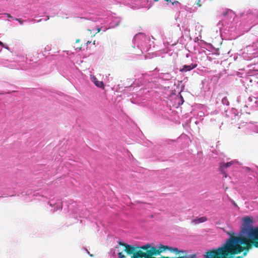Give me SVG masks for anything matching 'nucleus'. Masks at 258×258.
Listing matches in <instances>:
<instances>
[{
  "label": "nucleus",
  "instance_id": "1",
  "mask_svg": "<svg viewBox=\"0 0 258 258\" xmlns=\"http://www.w3.org/2000/svg\"><path fill=\"white\" fill-rule=\"evenodd\" d=\"M252 245L258 248V240L242 235L231 236L223 246L217 249L223 258H233V255L240 253L244 250H248Z\"/></svg>",
  "mask_w": 258,
  "mask_h": 258
},
{
  "label": "nucleus",
  "instance_id": "2",
  "mask_svg": "<svg viewBox=\"0 0 258 258\" xmlns=\"http://www.w3.org/2000/svg\"><path fill=\"white\" fill-rule=\"evenodd\" d=\"M90 19L93 22L100 24V25L97 24L96 26L97 32L101 31L105 32L108 29L114 28L118 26L121 22L120 17L108 12L98 14L97 17H92Z\"/></svg>",
  "mask_w": 258,
  "mask_h": 258
},
{
  "label": "nucleus",
  "instance_id": "3",
  "mask_svg": "<svg viewBox=\"0 0 258 258\" xmlns=\"http://www.w3.org/2000/svg\"><path fill=\"white\" fill-rule=\"evenodd\" d=\"M236 15L231 10H227L224 12L222 20L217 24V27L221 33H226L235 27Z\"/></svg>",
  "mask_w": 258,
  "mask_h": 258
},
{
  "label": "nucleus",
  "instance_id": "4",
  "mask_svg": "<svg viewBox=\"0 0 258 258\" xmlns=\"http://www.w3.org/2000/svg\"><path fill=\"white\" fill-rule=\"evenodd\" d=\"M147 80L149 81L147 76H145L143 78H142L136 81L132 85L130 86V90L134 91L132 95L139 96L147 88H152L156 85L152 81L147 82Z\"/></svg>",
  "mask_w": 258,
  "mask_h": 258
},
{
  "label": "nucleus",
  "instance_id": "5",
  "mask_svg": "<svg viewBox=\"0 0 258 258\" xmlns=\"http://www.w3.org/2000/svg\"><path fill=\"white\" fill-rule=\"evenodd\" d=\"M119 245L124 247V251L128 254L131 255V258H148L147 250H143L141 247L135 246L125 243L119 241Z\"/></svg>",
  "mask_w": 258,
  "mask_h": 258
},
{
  "label": "nucleus",
  "instance_id": "6",
  "mask_svg": "<svg viewBox=\"0 0 258 258\" xmlns=\"http://www.w3.org/2000/svg\"><path fill=\"white\" fill-rule=\"evenodd\" d=\"M238 55L241 56L244 60H251L257 57L258 56V43L246 46L239 51Z\"/></svg>",
  "mask_w": 258,
  "mask_h": 258
},
{
  "label": "nucleus",
  "instance_id": "7",
  "mask_svg": "<svg viewBox=\"0 0 258 258\" xmlns=\"http://www.w3.org/2000/svg\"><path fill=\"white\" fill-rule=\"evenodd\" d=\"M150 42L149 38L142 33L137 34L134 38V45L137 44V47L142 53L147 52L150 49Z\"/></svg>",
  "mask_w": 258,
  "mask_h": 258
},
{
  "label": "nucleus",
  "instance_id": "8",
  "mask_svg": "<svg viewBox=\"0 0 258 258\" xmlns=\"http://www.w3.org/2000/svg\"><path fill=\"white\" fill-rule=\"evenodd\" d=\"M0 64L12 69H22L21 64L16 61H12L6 59H0Z\"/></svg>",
  "mask_w": 258,
  "mask_h": 258
},
{
  "label": "nucleus",
  "instance_id": "9",
  "mask_svg": "<svg viewBox=\"0 0 258 258\" xmlns=\"http://www.w3.org/2000/svg\"><path fill=\"white\" fill-rule=\"evenodd\" d=\"M90 80L96 87L102 90L104 89V83L103 82V81H99L94 75H90Z\"/></svg>",
  "mask_w": 258,
  "mask_h": 258
},
{
  "label": "nucleus",
  "instance_id": "10",
  "mask_svg": "<svg viewBox=\"0 0 258 258\" xmlns=\"http://www.w3.org/2000/svg\"><path fill=\"white\" fill-rule=\"evenodd\" d=\"M234 163V161H231L227 163H221L219 168V171L222 174L224 175V177H227V174L226 169L228 167H230Z\"/></svg>",
  "mask_w": 258,
  "mask_h": 258
},
{
  "label": "nucleus",
  "instance_id": "11",
  "mask_svg": "<svg viewBox=\"0 0 258 258\" xmlns=\"http://www.w3.org/2000/svg\"><path fill=\"white\" fill-rule=\"evenodd\" d=\"M248 234L250 238L258 240V227L255 228L250 227L248 229Z\"/></svg>",
  "mask_w": 258,
  "mask_h": 258
},
{
  "label": "nucleus",
  "instance_id": "12",
  "mask_svg": "<svg viewBox=\"0 0 258 258\" xmlns=\"http://www.w3.org/2000/svg\"><path fill=\"white\" fill-rule=\"evenodd\" d=\"M197 67V64L196 63H192L190 64H185L183 66L182 68L180 69V71L181 72H186L187 71L192 70V69L196 68Z\"/></svg>",
  "mask_w": 258,
  "mask_h": 258
},
{
  "label": "nucleus",
  "instance_id": "13",
  "mask_svg": "<svg viewBox=\"0 0 258 258\" xmlns=\"http://www.w3.org/2000/svg\"><path fill=\"white\" fill-rule=\"evenodd\" d=\"M167 2V5L168 6H170V7L172 6V8H179L180 7L181 5L180 4L176 1L175 0H165Z\"/></svg>",
  "mask_w": 258,
  "mask_h": 258
},
{
  "label": "nucleus",
  "instance_id": "14",
  "mask_svg": "<svg viewBox=\"0 0 258 258\" xmlns=\"http://www.w3.org/2000/svg\"><path fill=\"white\" fill-rule=\"evenodd\" d=\"M243 221L244 225L248 227L252 223V219L249 217H245L243 218Z\"/></svg>",
  "mask_w": 258,
  "mask_h": 258
},
{
  "label": "nucleus",
  "instance_id": "15",
  "mask_svg": "<svg viewBox=\"0 0 258 258\" xmlns=\"http://www.w3.org/2000/svg\"><path fill=\"white\" fill-rule=\"evenodd\" d=\"M207 220V218L206 217H202L200 218H197L192 220V223L197 224L200 223H203Z\"/></svg>",
  "mask_w": 258,
  "mask_h": 258
},
{
  "label": "nucleus",
  "instance_id": "16",
  "mask_svg": "<svg viewBox=\"0 0 258 258\" xmlns=\"http://www.w3.org/2000/svg\"><path fill=\"white\" fill-rule=\"evenodd\" d=\"M159 77L160 79L164 80H169L172 78V76L169 73L161 74L159 75Z\"/></svg>",
  "mask_w": 258,
  "mask_h": 258
},
{
  "label": "nucleus",
  "instance_id": "17",
  "mask_svg": "<svg viewBox=\"0 0 258 258\" xmlns=\"http://www.w3.org/2000/svg\"><path fill=\"white\" fill-rule=\"evenodd\" d=\"M31 92V94L30 95H43L42 94H40V90L38 89H32L29 90Z\"/></svg>",
  "mask_w": 258,
  "mask_h": 258
},
{
  "label": "nucleus",
  "instance_id": "18",
  "mask_svg": "<svg viewBox=\"0 0 258 258\" xmlns=\"http://www.w3.org/2000/svg\"><path fill=\"white\" fill-rule=\"evenodd\" d=\"M174 99L175 100V101H178V105H180L181 104H182L184 100L183 98H174Z\"/></svg>",
  "mask_w": 258,
  "mask_h": 258
},
{
  "label": "nucleus",
  "instance_id": "19",
  "mask_svg": "<svg viewBox=\"0 0 258 258\" xmlns=\"http://www.w3.org/2000/svg\"><path fill=\"white\" fill-rule=\"evenodd\" d=\"M14 20L18 21L20 25H23L24 22H25V21L22 20L21 19H18V18L14 19Z\"/></svg>",
  "mask_w": 258,
  "mask_h": 258
},
{
  "label": "nucleus",
  "instance_id": "20",
  "mask_svg": "<svg viewBox=\"0 0 258 258\" xmlns=\"http://www.w3.org/2000/svg\"><path fill=\"white\" fill-rule=\"evenodd\" d=\"M118 255L119 258H125V256L122 254L121 252H118Z\"/></svg>",
  "mask_w": 258,
  "mask_h": 258
},
{
  "label": "nucleus",
  "instance_id": "21",
  "mask_svg": "<svg viewBox=\"0 0 258 258\" xmlns=\"http://www.w3.org/2000/svg\"><path fill=\"white\" fill-rule=\"evenodd\" d=\"M2 47H4L5 48H6L8 50H10L9 49V47H8V46L7 45V44H5L3 43V45H0Z\"/></svg>",
  "mask_w": 258,
  "mask_h": 258
},
{
  "label": "nucleus",
  "instance_id": "22",
  "mask_svg": "<svg viewBox=\"0 0 258 258\" xmlns=\"http://www.w3.org/2000/svg\"><path fill=\"white\" fill-rule=\"evenodd\" d=\"M5 15H6L8 18H11L14 20V19H16L15 18H14L13 16H11L9 14L5 13Z\"/></svg>",
  "mask_w": 258,
  "mask_h": 258
},
{
  "label": "nucleus",
  "instance_id": "23",
  "mask_svg": "<svg viewBox=\"0 0 258 258\" xmlns=\"http://www.w3.org/2000/svg\"><path fill=\"white\" fill-rule=\"evenodd\" d=\"M207 88L208 89V91H207V93L205 94V96H208V95H210V88H209V87H208V86H207Z\"/></svg>",
  "mask_w": 258,
  "mask_h": 258
},
{
  "label": "nucleus",
  "instance_id": "24",
  "mask_svg": "<svg viewBox=\"0 0 258 258\" xmlns=\"http://www.w3.org/2000/svg\"><path fill=\"white\" fill-rule=\"evenodd\" d=\"M202 0H197L196 4L199 6L200 7L201 5L200 4Z\"/></svg>",
  "mask_w": 258,
  "mask_h": 258
},
{
  "label": "nucleus",
  "instance_id": "25",
  "mask_svg": "<svg viewBox=\"0 0 258 258\" xmlns=\"http://www.w3.org/2000/svg\"><path fill=\"white\" fill-rule=\"evenodd\" d=\"M222 102L223 104H226L227 102L226 98H223L222 100Z\"/></svg>",
  "mask_w": 258,
  "mask_h": 258
},
{
  "label": "nucleus",
  "instance_id": "26",
  "mask_svg": "<svg viewBox=\"0 0 258 258\" xmlns=\"http://www.w3.org/2000/svg\"><path fill=\"white\" fill-rule=\"evenodd\" d=\"M245 251L243 253L242 255L241 256H243V257L244 256H245L246 255H247V252L248 250H244Z\"/></svg>",
  "mask_w": 258,
  "mask_h": 258
},
{
  "label": "nucleus",
  "instance_id": "27",
  "mask_svg": "<svg viewBox=\"0 0 258 258\" xmlns=\"http://www.w3.org/2000/svg\"><path fill=\"white\" fill-rule=\"evenodd\" d=\"M247 80H249L250 82H252V79L251 78H247Z\"/></svg>",
  "mask_w": 258,
  "mask_h": 258
},
{
  "label": "nucleus",
  "instance_id": "28",
  "mask_svg": "<svg viewBox=\"0 0 258 258\" xmlns=\"http://www.w3.org/2000/svg\"><path fill=\"white\" fill-rule=\"evenodd\" d=\"M235 258H243V256H237Z\"/></svg>",
  "mask_w": 258,
  "mask_h": 258
},
{
  "label": "nucleus",
  "instance_id": "29",
  "mask_svg": "<svg viewBox=\"0 0 258 258\" xmlns=\"http://www.w3.org/2000/svg\"><path fill=\"white\" fill-rule=\"evenodd\" d=\"M134 99V98H133L132 99H131V102H132V103H134V100H133V99Z\"/></svg>",
  "mask_w": 258,
  "mask_h": 258
},
{
  "label": "nucleus",
  "instance_id": "30",
  "mask_svg": "<svg viewBox=\"0 0 258 258\" xmlns=\"http://www.w3.org/2000/svg\"><path fill=\"white\" fill-rule=\"evenodd\" d=\"M254 74L252 75L251 76H252L253 79H255V77L254 76Z\"/></svg>",
  "mask_w": 258,
  "mask_h": 258
},
{
  "label": "nucleus",
  "instance_id": "31",
  "mask_svg": "<svg viewBox=\"0 0 258 258\" xmlns=\"http://www.w3.org/2000/svg\"><path fill=\"white\" fill-rule=\"evenodd\" d=\"M237 57H238L237 56H236V57L234 56V58L235 60H236V59H237Z\"/></svg>",
  "mask_w": 258,
  "mask_h": 258
},
{
  "label": "nucleus",
  "instance_id": "32",
  "mask_svg": "<svg viewBox=\"0 0 258 258\" xmlns=\"http://www.w3.org/2000/svg\"><path fill=\"white\" fill-rule=\"evenodd\" d=\"M3 43L0 41V45H3Z\"/></svg>",
  "mask_w": 258,
  "mask_h": 258
},
{
  "label": "nucleus",
  "instance_id": "33",
  "mask_svg": "<svg viewBox=\"0 0 258 258\" xmlns=\"http://www.w3.org/2000/svg\"><path fill=\"white\" fill-rule=\"evenodd\" d=\"M179 95H180V97H181V95L180 94V93H179Z\"/></svg>",
  "mask_w": 258,
  "mask_h": 258
},
{
  "label": "nucleus",
  "instance_id": "34",
  "mask_svg": "<svg viewBox=\"0 0 258 258\" xmlns=\"http://www.w3.org/2000/svg\"><path fill=\"white\" fill-rule=\"evenodd\" d=\"M154 2H157L158 0H154Z\"/></svg>",
  "mask_w": 258,
  "mask_h": 258
},
{
  "label": "nucleus",
  "instance_id": "35",
  "mask_svg": "<svg viewBox=\"0 0 258 258\" xmlns=\"http://www.w3.org/2000/svg\"><path fill=\"white\" fill-rule=\"evenodd\" d=\"M149 0H148V2H149Z\"/></svg>",
  "mask_w": 258,
  "mask_h": 258
}]
</instances>
